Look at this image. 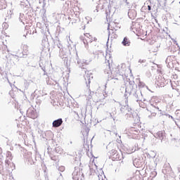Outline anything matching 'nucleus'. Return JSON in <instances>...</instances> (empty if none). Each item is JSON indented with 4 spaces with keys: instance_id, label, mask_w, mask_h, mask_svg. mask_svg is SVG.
I'll list each match as a JSON object with an SVG mask.
<instances>
[{
    "instance_id": "10",
    "label": "nucleus",
    "mask_w": 180,
    "mask_h": 180,
    "mask_svg": "<svg viewBox=\"0 0 180 180\" xmlns=\"http://www.w3.org/2000/svg\"><path fill=\"white\" fill-rule=\"evenodd\" d=\"M148 11H151V6H148Z\"/></svg>"
},
{
    "instance_id": "2",
    "label": "nucleus",
    "mask_w": 180,
    "mask_h": 180,
    "mask_svg": "<svg viewBox=\"0 0 180 180\" xmlns=\"http://www.w3.org/2000/svg\"><path fill=\"white\" fill-rule=\"evenodd\" d=\"M108 29V30H112V32L117 31L119 29H120V27H119V22H117L115 21L109 22Z\"/></svg>"
},
{
    "instance_id": "7",
    "label": "nucleus",
    "mask_w": 180,
    "mask_h": 180,
    "mask_svg": "<svg viewBox=\"0 0 180 180\" xmlns=\"http://www.w3.org/2000/svg\"><path fill=\"white\" fill-rule=\"evenodd\" d=\"M22 56H27V53L29 51L27 46H23L21 49Z\"/></svg>"
},
{
    "instance_id": "1",
    "label": "nucleus",
    "mask_w": 180,
    "mask_h": 180,
    "mask_svg": "<svg viewBox=\"0 0 180 180\" xmlns=\"http://www.w3.org/2000/svg\"><path fill=\"white\" fill-rule=\"evenodd\" d=\"M110 158L112 161H119L120 160V154L115 149H112L110 151Z\"/></svg>"
},
{
    "instance_id": "8",
    "label": "nucleus",
    "mask_w": 180,
    "mask_h": 180,
    "mask_svg": "<svg viewBox=\"0 0 180 180\" xmlns=\"http://www.w3.org/2000/svg\"><path fill=\"white\" fill-rule=\"evenodd\" d=\"M56 153L58 154H63V148L61 147L58 146L55 148Z\"/></svg>"
},
{
    "instance_id": "9",
    "label": "nucleus",
    "mask_w": 180,
    "mask_h": 180,
    "mask_svg": "<svg viewBox=\"0 0 180 180\" xmlns=\"http://www.w3.org/2000/svg\"><path fill=\"white\" fill-rule=\"evenodd\" d=\"M139 133H140V130L139 129L132 130V134H139Z\"/></svg>"
},
{
    "instance_id": "4",
    "label": "nucleus",
    "mask_w": 180,
    "mask_h": 180,
    "mask_svg": "<svg viewBox=\"0 0 180 180\" xmlns=\"http://www.w3.org/2000/svg\"><path fill=\"white\" fill-rule=\"evenodd\" d=\"M122 44L124 45L125 47H129L130 44H131V42L130 41V39L127 37H125L122 41Z\"/></svg>"
},
{
    "instance_id": "3",
    "label": "nucleus",
    "mask_w": 180,
    "mask_h": 180,
    "mask_svg": "<svg viewBox=\"0 0 180 180\" xmlns=\"http://www.w3.org/2000/svg\"><path fill=\"white\" fill-rule=\"evenodd\" d=\"M61 124H63V119L61 118L54 120L52 123L53 127H60Z\"/></svg>"
},
{
    "instance_id": "11",
    "label": "nucleus",
    "mask_w": 180,
    "mask_h": 180,
    "mask_svg": "<svg viewBox=\"0 0 180 180\" xmlns=\"http://www.w3.org/2000/svg\"><path fill=\"white\" fill-rule=\"evenodd\" d=\"M89 84H91V81L89 82Z\"/></svg>"
},
{
    "instance_id": "6",
    "label": "nucleus",
    "mask_w": 180,
    "mask_h": 180,
    "mask_svg": "<svg viewBox=\"0 0 180 180\" xmlns=\"http://www.w3.org/2000/svg\"><path fill=\"white\" fill-rule=\"evenodd\" d=\"M84 36L89 39V41L90 43H92V41H96V39L95 37H92V35H91V34H89V33L84 34Z\"/></svg>"
},
{
    "instance_id": "5",
    "label": "nucleus",
    "mask_w": 180,
    "mask_h": 180,
    "mask_svg": "<svg viewBox=\"0 0 180 180\" xmlns=\"http://www.w3.org/2000/svg\"><path fill=\"white\" fill-rule=\"evenodd\" d=\"M128 16L130 18V19H134L136 16V11L134 10H130L128 12Z\"/></svg>"
}]
</instances>
